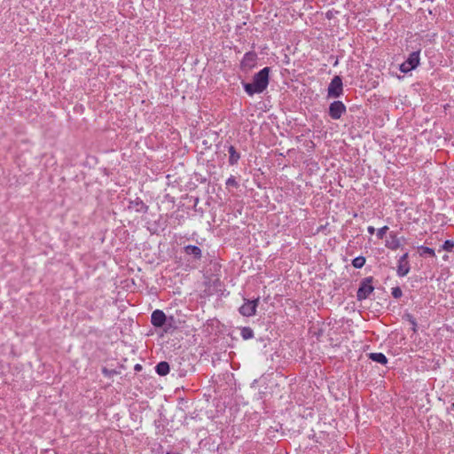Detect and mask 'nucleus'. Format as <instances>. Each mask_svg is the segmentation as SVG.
Instances as JSON below:
<instances>
[{"instance_id":"obj_1","label":"nucleus","mask_w":454,"mask_h":454,"mask_svg":"<svg viewBox=\"0 0 454 454\" xmlns=\"http://www.w3.org/2000/svg\"><path fill=\"white\" fill-rule=\"evenodd\" d=\"M270 68L266 67L256 73L252 82H242L244 90L249 95L262 93L269 85V74Z\"/></svg>"},{"instance_id":"obj_2","label":"nucleus","mask_w":454,"mask_h":454,"mask_svg":"<svg viewBox=\"0 0 454 454\" xmlns=\"http://www.w3.org/2000/svg\"><path fill=\"white\" fill-rule=\"evenodd\" d=\"M343 93V83L342 79L339 75H335L327 89L328 98H339Z\"/></svg>"},{"instance_id":"obj_3","label":"nucleus","mask_w":454,"mask_h":454,"mask_svg":"<svg viewBox=\"0 0 454 454\" xmlns=\"http://www.w3.org/2000/svg\"><path fill=\"white\" fill-rule=\"evenodd\" d=\"M151 323L155 327H162L166 325L165 332L167 333L172 327L171 324L168 323V318L162 310L155 309L151 316Z\"/></svg>"},{"instance_id":"obj_4","label":"nucleus","mask_w":454,"mask_h":454,"mask_svg":"<svg viewBox=\"0 0 454 454\" xmlns=\"http://www.w3.org/2000/svg\"><path fill=\"white\" fill-rule=\"evenodd\" d=\"M372 278H365L360 284V286L356 293V298L358 301L365 300L374 290L372 286Z\"/></svg>"},{"instance_id":"obj_5","label":"nucleus","mask_w":454,"mask_h":454,"mask_svg":"<svg viewBox=\"0 0 454 454\" xmlns=\"http://www.w3.org/2000/svg\"><path fill=\"white\" fill-rule=\"evenodd\" d=\"M419 64V51L411 52L408 59L401 64L400 71L403 73H408L415 69Z\"/></svg>"},{"instance_id":"obj_6","label":"nucleus","mask_w":454,"mask_h":454,"mask_svg":"<svg viewBox=\"0 0 454 454\" xmlns=\"http://www.w3.org/2000/svg\"><path fill=\"white\" fill-rule=\"evenodd\" d=\"M243 305L239 308V313L244 317H252L256 313V308L259 303V299L244 300Z\"/></svg>"},{"instance_id":"obj_7","label":"nucleus","mask_w":454,"mask_h":454,"mask_svg":"<svg viewBox=\"0 0 454 454\" xmlns=\"http://www.w3.org/2000/svg\"><path fill=\"white\" fill-rule=\"evenodd\" d=\"M257 62V54L254 51L247 52L240 63L241 69L247 72L254 68Z\"/></svg>"},{"instance_id":"obj_8","label":"nucleus","mask_w":454,"mask_h":454,"mask_svg":"<svg viewBox=\"0 0 454 454\" xmlns=\"http://www.w3.org/2000/svg\"><path fill=\"white\" fill-rule=\"evenodd\" d=\"M346 110V106L341 101H333L329 106V115L333 120H339Z\"/></svg>"},{"instance_id":"obj_9","label":"nucleus","mask_w":454,"mask_h":454,"mask_svg":"<svg viewBox=\"0 0 454 454\" xmlns=\"http://www.w3.org/2000/svg\"><path fill=\"white\" fill-rule=\"evenodd\" d=\"M184 249L187 254L192 255L196 259H200L202 256L201 249L197 246L188 245L185 246Z\"/></svg>"},{"instance_id":"obj_10","label":"nucleus","mask_w":454,"mask_h":454,"mask_svg":"<svg viewBox=\"0 0 454 454\" xmlns=\"http://www.w3.org/2000/svg\"><path fill=\"white\" fill-rule=\"evenodd\" d=\"M129 208L135 209L137 212H146L147 206L139 199H136L129 203Z\"/></svg>"},{"instance_id":"obj_11","label":"nucleus","mask_w":454,"mask_h":454,"mask_svg":"<svg viewBox=\"0 0 454 454\" xmlns=\"http://www.w3.org/2000/svg\"><path fill=\"white\" fill-rule=\"evenodd\" d=\"M386 247L391 250H396L401 247V241L395 234H390V240L386 241Z\"/></svg>"},{"instance_id":"obj_12","label":"nucleus","mask_w":454,"mask_h":454,"mask_svg":"<svg viewBox=\"0 0 454 454\" xmlns=\"http://www.w3.org/2000/svg\"><path fill=\"white\" fill-rule=\"evenodd\" d=\"M410 263L409 262H401L398 261L397 265V275L399 277H404L406 276L410 271Z\"/></svg>"},{"instance_id":"obj_13","label":"nucleus","mask_w":454,"mask_h":454,"mask_svg":"<svg viewBox=\"0 0 454 454\" xmlns=\"http://www.w3.org/2000/svg\"><path fill=\"white\" fill-rule=\"evenodd\" d=\"M228 152L230 154L229 155V163L231 165H235L240 158L239 153L235 150L234 146H232V145L229 146Z\"/></svg>"},{"instance_id":"obj_14","label":"nucleus","mask_w":454,"mask_h":454,"mask_svg":"<svg viewBox=\"0 0 454 454\" xmlns=\"http://www.w3.org/2000/svg\"><path fill=\"white\" fill-rule=\"evenodd\" d=\"M156 372L160 376H165L169 372L168 363L163 361L160 362L155 367Z\"/></svg>"},{"instance_id":"obj_15","label":"nucleus","mask_w":454,"mask_h":454,"mask_svg":"<svg viewBox=\"0 0 454 454\" xmlns=\"http://www.w3.org/2000/svg\"><path fill=\"white\" fill-rule=\"evenodd\" d=\"M369 357L372 361L380 363L381 364H386L387 363V358L383 353H370Z\"/></svg>"},{"instance_id":"obj_16","label":"nucleus","mask_w":454,"mask_h":454,"mask_svg":"<svg viewBox=\"0 0 454 454\" xmlns=\"http://www.w3.org/2000/svg\"><path fill=\"white\" fill-rule=\"evenodd\" d=\"M365 262H366L365 257H364V256H357V257L353 259L352 265L356 269H361L365 264Z\"/></svg>"},{"instance_id":"obj_17","label":"nucleus","mask_w":454,"mask_h":454,"mask_svg":"<svg viewBox=\"0 0 454 454\" xmlns=\"http://www.w3.org/2000/svg\"><path fill=\"white\" fill-rule=\"evenodd\" d=\"M240 334L244 340H249L254 337V331L250 327H243L241 329Z\"/></svg>"},{"instance_id":"obj_18","label":"nucleus","mask_w":454,"mask_h":454,"mask_svg":"<svg viewBox=\"0 0 454 454\" xmlns=\"http://www.w3.org/2000/svg\"><path fill=\"white\" fill-rule=\"evenodd\" d=\"M418 249H419V254L421 256L425 255V254H428L430 256H434V254H435L433 248H430V247H427L425 246H420L418 247Z\"/></svg>"},{"instance_id":"obj_19","label":"nucleus","mask_w":454,"mask_h":454,"mask_svg":"<svg viewBox=\"0 0 454 454\" xmlns=\"http://www.w3.org/2000/svg\"><path fill=\"white\" fill-rule=\"evenodd\" d=\"M442 247L445 251H451L452 248L454 247V242L450 239L445 240Z\"/></svg>"},{"instance_id":"obj_20","label":"nucleus","mask_w":454,"mask_h":454,"mask_svg":"<svg viewBox=\"0 0 454 454\" xmlns=\"http://www.w3.org/2000/svg\"><path fill=\"white\" fill-rule=\"evenodd\" d=\"M387 230H388V227H387V225H385V226H383V227H381V228H380V229L377 231V237H378L379 239H383V238H384V236H385V234L387 233Z\"/></svg>"},{"instance_id":"obj_21","label":"nucleus","mask_w":454,"mask_h":454,"mask_svg":"<svg viewBox=\"0 0 454 454\" xmlns=\"http://www.w3.org/2000/svg\"><path fill=\"white\" fill-rule=\"evenodd\" d=\"M391 294H392L393 297L396 298V299L402 297V295H403V292H402L401 288L398 286L392 288Z\"/></svg>"},{"instance_id":"obj_22","label":"nucleus","mask_w":454,"mask_h":454,"mask_svg":"<svg viewBox=\"0 0 454 454\" xmlns=\"http://www.w3.org/2000/svg\"><path fill=\"white\" fill-rule=\"evenodd\" d=\"M226 185L238 187L239 184H238V182L236 181V179L233 176H231L227 179Z\"/></svg>"},{"instance_id":"obj_23","label":"nucleus","mask_w":454,"mask_h":454,"mask_svg":"<svg viewBox=\"0 0 454 454\" xmlns=\"http://www.w3.org/2000/svg\"><path fill=\"white\" fill-rule=\"evenodd\" d=\"M408 257H409V254L408 253H405L403 254L398 261H401V262H408Z\"/></svg>"},{"instance_id":"obj_24","label":"nucleus","mask_w":454,"mask_h":454,"mask_svg":"<svg viewBox=\"0 0 454 454\" xmlns=\"http://www.w3.org/2000/svg\"><path fill=\"white\" fill-rule=\"evenodd\" d=\"M367 231H368V232H369L370 234H373V233H374V231H375V229H374V227H372V226H369V227H368V229H367Z\"/></svg>"},{"instance_id":"obj_25","label":"nucleus","mask_w":454,"mask_h":454,"mask_svg":"<svg viewBox=\"0 0 454 454\" xmlns=\"http://www.w3.org/2000/svg\"><path fill=\"white\" fill-rule=\"evenodd\" d=\"M140 369H141V365H140V364H137V365L135 366V370H136V371H138V370H140Z\"/></svg>"},{"instance_id":"obj_26","label":"nucleus","mask_w":454,"mask_h":454,"mask_svg":"<svg viewBox=\"0 0 454 454\" xmlns=\"http://www.w3.org/2000/svg\"><path fill=\"white\" fill-rule=\"evenodd\" d=\"M452 406L454 407V403L452 404Z\"/></svg>"}]
</instances>
